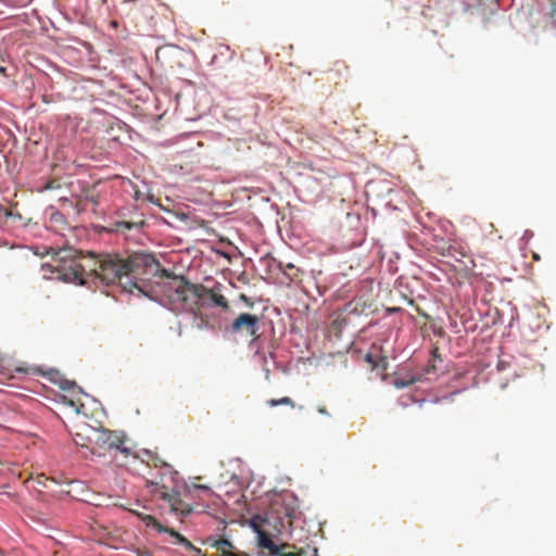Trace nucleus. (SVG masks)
Instances as JSON below:
<instances>
[{"instance_id":"obj_3","label":"nucleus","mask_w":556,"mask_h":556,"mask_svg":"<svg viewBox=\"0 0 556 556\" xmlns=\"http://www.w3.org/2000/svg\"><path fill=\"white\" fill-rule=\"evenodd\" d=\"M177 476L178 472L170 465L163 463L156 472L151 473V478L146 480V485L153 486L152 493L159 494L162 500L169 503L174 511L180 510L182 515H188L191 513V508L182 507L179 493L174 490L177 484Z\"/></svg>"},{"instance_id":"obj_5","label":"nucleus","mask_w":556,"mask_h":556,"mask_svg":"<svg viewBox=\"0 0 556 556\" xmlns=\"http://www.w3.org/2000/svg\"><path fill=\"white\" fill-rule=\"evenodd\" d=\"M260 318L256 315L249 313H241L230 325V330L233 333H247L253 340H256L258 334Z\"/></svg>"},{"instance_id":"obj_14","label":"nucleus","mask_w":556,"mask_h":556,"mask_svg":"<svg viewBox=\"0 0 556 556\" xmlns=\"http://www.w3.org/2000/svg\"><path fill=\"white\" fill-rule=\"evenodd\" d=\"M75 443L81 446H87L86 438L77 433L74 439Z\"/></svg>"},{"instance_id":"obj_8","label":"nucleus","mask_w":556,"mask_h":556,"mask_svg":"<svg viewBox=\"0 0 556 556\" xmlns=\"http://www.w3.org/2000/svg\"><path fill=\"white\" fill-rule=\"evenodd\" d=\"M275 556H318V549L307 545L305 548H300L298 552L281 553L278 546V554Z\"/></svg>"},{"instance_id":"obj_27","label":"nucleus","mask_w":556,"mask_h":556,"mask_svg":"<svg viewBox=\"0 0 556 556\" xmlns=\"http://www.w3.org/2000/svg\"><path fill=\"white\" fill-rule=\"evenodd\" d=\"M0 556H5V555H3L2 553H0Z\"/></svg>"},{"instance_id":"obj_26","label":"nucleus","mask_w":556,"mask_h":556,"mask_svg":"<svg viewBox=\"0 0 556 556\" xmlns=\"http://www.w3.org/2000/svg\"><path fill=\"white\" fill-rule=\"evenodd\" d=\"M198 556H205V555H202L201 553H197Z\"/></svg>"},{"instance_id":"obj_18","label":"nucleus","mask_w":556,"mask_h":556,"mask_svg":"<svg viewBox=\"0 0 556 556\" xmlns=\"http://www.w3.org/2000/svg\"><path fill=\"white\" fill-rule=\"evenodd\" d=\"M193 486L195 489H200V490H204V491H210V488L207 485H204V484H194Z\"/></svg>"},{"instance_id":"obj_1","label":"nucleus","mask_w":556,"mask_h":556,"mask_svg":"<svg viewBox=\"0 0 556 556\" xmlns=\"http://www.w3.org/2000/svg\"><path fill=\"white\" fill-rule=\"evenodd\" d=\"M93 274L106 285L118 283L132 293L135 289L143 292L150 273L159 270V261L151 254L135 253L123 258L119 255H102L100 258L72 260L65 278L84 285L86 273Z\"/></svg>"},{"instance_id":"obj_7","label":"nucleus","mask_w":556,"mask_h":556,"mask_svg":"<svg viewBox=\"0 0 556 556\" xmlns=\"http://www.w3.org/2000/svg\"><path fill=\"white\" fill-rule=\"evenodd\" d=\"M132 513L135 515L139 516L142 519V521L146 522V525L148 527H153L159 532H168L173 536H175L179 543L184 544L187 548L193 549L195 553H201V549L194 547L189 540H187L185 536H182L181 534H179L178 532H176L173 529H166L153 516H151V515H142V514L137 513V511H132Z\"/></svg>"},{"instance_id":"obj_17","label":"nucleus","mask_w":556,"mask_h":556,"mask_svg":"<svg viewBox=\"0 0 556 556\" xmlns=\"http://www.w3.org/2000/svg\"><path fill=\"white\" fill-rule=\"evenodd\" d=\"M317 410L319 414L329 416V413L325 406H319Z\"/></svg>"},{"instance_id":"obj_9","label":"nucleus","mask_w":556,"mask_h":556,"mask_svg":"<svg viewBox=\"0 0 556 556\" xmlns=\"http://www.w3.org/2000/svg\"><path fill=\"white\" fill-rule=\"evenodd\" d=\"M206 298H208L214 303V305L219 306L223 309L229 308V304H228V301L226 300V298L222 294L215 293L213 290L208 289V292L206 293L204 299H206Z\"/></svg>"},{"instance_id":"obj_25","label":"nucleus","mask_w":556,"mask_h":556,"mask_svg":"<svg viewBox=\"0 0 556 556\" xmlns=\"http://www.w3.org/2000/svg\"><path fill=\"white\" fill-rule=\"evenodd\" d=\"M113 27H116L117 26V23L116 22H113L112 23Z\"/></svg>"},{"instance_id":"obj_24","label":"nucleus","mask_w":556,"mask_h":556,"mask_svg":"<svg viewBox=\"0 0 556 556\" xmlns=\"http://www.w3.org/2000/svg\"><path fill=\"white\" fill-rule=\"evenodd\" d=\"M5 215H7V216H11V215H12L11 211H7V212H5Z\"/></svg>"},{"instance_id":"obj_15","label":"nucleus","mask_w":556,"mask_h":556,"mask_svg":"<svg viewBox=\"0 0 556 556\" xmlns=\"http://www.w3.org/2000/svg\"><path fill=\"white\" fill-rule=\"evenodd\" d=\"M86 200H87V201H90L93 205H97V204H98V199H97V197H96V195H93V194L87 195V197H86Z\"/></svg>"},{"instance_id":"obj_12","label":"nucleus","mask_w":556,"mask_h":556,"mask_svg":"<svg viewBox=\"0 0 556 556\" xmlns=\"http://www.w3.org/2000/svg\"><path fill=\"white\" fill-rule=\"evenodd\" d=\"M213 546H215L218 551H220V553H223V551H226V547H232V544L227 539H219L214 543Z\"/></svg>"},{"instance_id":"obj_22","label":"nucleus","mask_w":556,"mask_h":556,"mask_svg":"<svg viewBox=\"0 0 556 556\" xmlns=\"http://www.w3.org/2000/svg\"><path fill=\"white\" fill-rule=\"evenodd\" d=\"M241 300H243L244 302L249 303L251 305V303L249 302V299L247 295L244 294H241Z\"/></svg>"},{"instance_id":"obj_19","label":"nucleus","mask_w":556,"mask_h":556,"mask_svg":"<svg viewBox=\"0 0 556 556\" xmlns=\"http://www.w3.org/2000/svg\"><path fill=\"white\" fill-rule=\"evenodd\" d=\"M219 556H238L237 554L229 552V551H223Z\"/></svg>"},{"instance_id":"obj_23","label":"nucleus","mask_w":556,"mask_h":556,"mask_svg":"<svg viewBox=\"0 0 556 556\" xmlns=\"http://www.w3.org/2000/svg\"><path fill=\"white\" fill-rule=\"evenodd\" d=\"M414 382H415V380L413 379V380H410L408 383H404V382H402L400 386H401V387H406V386H408V384H410V383H414Z\"/></svg>"},{"instance_id":"obj_2","label":"nucleus","mask_w":556,"mask_h":556,"mask_svg":"<svg viewBox=\"0 0 556 556\" xmlns=\"http://www.w3.org/2000/svg\"><path fill=\"white\" fill-rule=\"evenodd\" d=\"M149 286L143 289V294L160 301L172 311H186L197 315L202 306V301L208 292L203 285L191 283L182 276L170 274L161 267L150 273Z\"/></svg>"},{"instance_id":"obj_10","label":"nucleus","mask_w":556,"mask_h":556,"mask_svg":"<svg viewBox=\"0 0 556 556\" xmlns=\"http://www.w3.org/2000/svg\"><path fill=\"white\" fill-rule=\"evenodd\" d=\"M267 405L270 406V407H275V406H278V405H289L291 407L295 406L294 402L289 396H283V397H281L279 400H275V399L268 400L267 401Z\"/></svg>"},{"instance_id":"obj_11","label":"nucleus","mask_w":556,"mask_h":556,"mask_svg":"<svg viewBox=\"0 0 556 556\" xmlns=\"http://www.w3.org/2000/svg\"><path fill=\"white\" fill-rule=\"evenodd\" d=\"M365 361L368 364H370L374 369L379 368V367H382L383 369H386V359L384 358H381V363H383V364L380 365V363L376 361V358L374 357V355L371 353H367L365 356Z\"/></svg>"},{"instance_id":"obj_4","label":"nucleus","mask_w":556,"mask_h":556,"mask_svg":"<svg viewBox=\"0 0 556 556\" xmlns=\"http://www.w3.org/2000/svg\"><path fill=\"white\" fill-rule=\"evenodd\" d=\"M94 435V444L99 450L104 452L116 450L126 456L130 454V448L125 445L127 435L124 431L100 428Z\"/></svg>"},{"instance_id":"obj_21","label":"nucleus","mask_w":556,"mask_h":556,"mask_svg":"<svg viewBox=\"0 0 556 556\" xmlns=\"http://www.w3.org/2000/svg\"><path fill=\"white\" fill-rule=\"evenodd\" d=\"M74 386V382L70 383L68 381L65 382V386H62V389H67L70 387Z\"/></svg>"},{"instance_id":"obj_6","label":"nucleus","mask_w":556,"mask_h":556,"mask_svg":"<svg viewBox=\"0 0 556 556\" xmlns=\"http://www.w3.org/2000/svg\"><path fill=\"white\" fill-rule=\"evenodd\" d=\"M267 519L261 515H254L250 521V527L257 534V544L261 548L267 549L269 555L278 554V546L273 542L269 534L263 529Z\"/></svg>"},{"instance_id":"obj_13","label":"nucleus","mask_w":556,"mask_h":556,"mask_svg":"<svg viewBox=\"0 0 556 556\" xmlns=\"http://www.w3.org/2000/svg\"><path fill=\"white\" fill-rule=\"evenodd\" d=\"M67 404L74 408L76 414H84V415H86V413H85V405L84 404H77L73 400H70L67 402Z\"/></svg>"},{"instance_id":"obj_20","label":"nucleus","mask_w":556,"mask_h":556,"mask_svg":"<svg viewBox=\"0 0 556 556\" xmlns=\"http://www.w3.org/2000/svg\"><path fill=\"white\" fill-rule=\"evenodd\" d=\"M532 258H533L534 261H540V260H541V256H540L538 253L533 252V253H532Z\"/></svg>"},{"instance_id":"obj_16","label":"nucleus","mask_w":556,"mask_h":556,"mask_svg":"<svg viewBox=\"0 0 556 556\" xmlns=\"http://www.w3.org/2000/svg\"><path fill=\"white\" fill-rule=\"evenodd\" d=\"M118 226H123V227H125L127 229H130L134 226V224L129 223V222H122V223L118 224Z\"/></svg>"}]
</instances>
